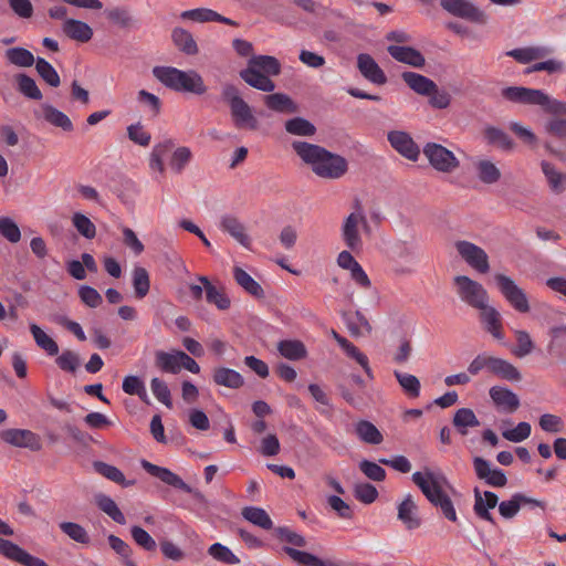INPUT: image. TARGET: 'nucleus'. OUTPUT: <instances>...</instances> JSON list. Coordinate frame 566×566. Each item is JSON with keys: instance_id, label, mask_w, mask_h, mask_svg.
<instances>
[{"instance_id": "obj_50", "label": "nucleus", "mask_w": 566, "mask_h": 566, "mask_svg": "<svg viewBox=\"0 0 566 566\" xmlns=\"http://www.w3.org/2000/svg\"><path fill=\"white\" fill-rule=\"evenodd\" d=\"M484 137L488 140L489 144L496 145L497 147L511 150L514 148V143L510 138V136L502 129L494 127V126H488L484 129Z\"/></svg>"}, {"instance_id": "obj_35", "label": "nucleus", "mask_w": 566, "mask_h": 566, "mask_svg": "<svg viewBox=\"0 0 566 566\" xmlns=\"http://www.w3.org/2000/svg\"><path fill=\"white\" fill-rule=\"evenodd\" d=\"M213 381L219 386H224L231 389H238L242 387L244 382L240 373L227 367H219L214 369Z\"/></svg>"}, {"instance_id": "obj_28", "label": "nucleus", "mask_w": 566, "mask_h": 566, "mask_svg": "<svg viewBox=\"0 0 566 566\" xmlns=\"http://www.w3.org/2000/svg\"><path fill=\"white\" fill-rule=\"evenodd\" d=\"M478 310L480 311L481 321L485 325L486 331L491 333L493 337L501 340L503 338V334L501 315L497 310L489 305V302Z\"/></svg>"}, {"instance_id": "obj_5", "label": "nucleus", "mask_w": 566, "mask_h": 566, "mask_svg": "<svg viewBox=\"0 0 566 566\" xmlns=\"http://www.w3.org/2000/svg\"><path fill=\"white\" fill-rule=\"evenodd\" d=\"M501 96L511 103L539 106L554 113H566V104L553 99L543 90L524 86H507L501 90Z\"/></svg>"}, {"instance_id": "obj_62", "label": "nucleus", "mask_w": 566, "mask_h": 566, "mask_svg": "<svg viewBox=\"0 0 566 566\" xmlns=\"http://www.w3.org/2000/svg\"><path fill=\"white\" fill-rule=\"evenodd\" d=\"M159 547L163 556L168 560L179 563L186 558L185 551L168 538H161L159 541Z\"/></svg>"}, {"instance_id": "obj_46", "label": "nucleus", "mask_w": 566, "mask_h": 566, "mask_svg": "<svg viewBox=\"0 0 566 566\" xmlns=\"http://www.w3.org/2000/svg\"><path fill=\"white\" fill-rule=\"evenodd\" d=\"M277 350L284 358L290 360H300L307 355L304 344L300 340H281L277 344Z\"/></svg>"}, {"instance_id": "obj_63", "label": "nucleus", "mask_w": 566, "mask_h": 566, "mask_svg": "<svg viewBox=\"0 0 566 566\" xmlns=\"http://www.w3.org/2000/svg\"><path fill=\"white\" fill-rule=\"evenodd\" d=\"M72 223L85 239H93L96 235L95 224L85 214L75 212L72 217Z\"/></svg>"}, {"instance_id": "obj_10", "label": "nucleus", "mask_w": 566, "mask_h": 566, "mask_svg": "<svg viewBox=\"0 0 566 566\" xmlns=\"http://www.w3.org/2000/svg\"><path fill=\"white\" fill-rule=\"evenodd\" d=\"M496 286L505 301L517 312L527 313L531 310L526 293L513 279L505 274L494 275Z\"/></svg>"}, {"instance_id": "obj_19", "label": "nucleus", "mask_w": 566, "mask_h": 566, "mask_svg": "<svg viewBox=\"0 0 566 566\" xmlns=\"http://www.w3.org/2000/svg\"><path fill=\"white\" fill-rule=\"evenodd\" d=\"M357 69L368 82L375 85H384L387 83L385 72L380 69L375 59L367 53L358 54Z\"/></svg>"}, {"instance_id": "obj_25", "label": "nucleus", "mask_w": 566, "mask_h": 566, "mask_svg": "<svg viewBox=\"0 0 566 566\" xmlns=\"http://www.w3.org/2000/svg\"><path fill=\"white\" fill-rule=\"evenodd\" d=\"M62 32L71 40L86 43L93 38V29L84 21L77 19H65L62 23Z\"/></svg>"}, {"instance_id": "obj_34", "label": "nucleus", "mask_w": 566, "mask_h": 566, "mask_svg": "<svg viewBox=\"0 0 566 566\" xmlns=\"http://www.w3.org/2000/svg\"><path fill=\"white\" fill-rule=\"evenodd\" d=\"M282 551L300 566H335L331 562H324L311 553L298 551L292 546H283Z\"/></svg>"}, {"instance_id": "obj_26", "label": "nucleus", "mask_w": 566, "mask_h": 566, "mask_svg": "<svg viewBox=\"0 0 566 566\" xmlns=\"http://www.w3.org/2000/svg\"><path fill=\"white\" fill-rule=\"evenodd\" d=\"M387 51L396 61L413 67H422L426 63L424 56L411 46L389 45Z\"/></svg>"}, {"instance_id": "obj_61", "label": "nucleus", "mask_w": 566, "mask_h": 566, "mask_svg": "<svg viewBox=\"0 0 566 566\" xmlns=\"http://www.w3.org/2000/svg\"><path fill=\"white\" fill-rule=\"evenodd\" d=\"M17 82L18 90L24 96L36 101L42 98V93L32 77L25 74H19L17 76Z\"/></svg>"}, {"instance_id": "obj_22", "label": "nucleus", "mask_w": 566, "mask_h": 566, "mask_svg": "<svg viewBox=\"0 0 566 566\" xmlns=\"http://www.w3.org/2000/svg\"><path fill=\"white\" fill-rule=\"evenodd\" d=\"M220 229L229 233L238 243L244 248H250L251 239L247 233L244 224L232 214H224L220 218Z\"/></svg>"}, {"instance_id": "obj_7", "label": "nucleus", "mask_w": 566, "mask_h": 566, "mask_svg": "<svg viewBox=\"0 0 566 566\" xmlns=\"http://www.w3.org/2000/svg\"><path fill=\"white\" fill-rule=\"evenodd\" d=\"M140 464L150 475L159 479L167 485L191 494L197 505L200 507H207L206 496L200 491L192 489L179 475L169 469L153 464L147 460H142Z\"/></svg>"}, {"instance_id": "obj_4", "label": "nucleus", "mask_w": 566, "mask_h": 566, "mask_svg": "<svg viewBox=\"0 0 566 566\" xmlns=\"http://www.w3.org/2000/svg\"><path fill=\"white\" fill-rule=\"evenodd\" d=\"M154 76L166 87L179 92L203 95L207 86L202 76L195 70L182 71L172 66H155Z\"/></svg>"}, {"instance_id": "obj_24", "label": "nucleus", "mask_w": 566, "mask_h": 566, "mask_svg": "<svg viewBox=\"0 0 566 566\" xmlns=\"http://www.w3.org/2000/svg\"><path fill=\"white\" fill-rule=\"evenodd\" d=\"M499 497L491 491H484L483 493L476 488L474 489V513L482 520L494 523L493 516L490 510L497 505Z\"/></svg>"}, {"instance_id": "obj_38", "label": "nucleus", "mask_w": 566, "mask_h": 566, "mask_svg": "<svg viewBox=\"0 0 566 566\" xmlns=\"http://www.w3.org/2000/svg\"><path fill=\"white\" fill-rule=\"evenodd\" d=\"M265 105L277 113L293 114L297 112V106L293 99L283 93H274L264 97Z\"/></svg>"}, {"instance_id": "obj_14", "label": "nucleus", "mask_w": 566, "mask_h": 566, "mask_svg": "<svg viewBox=\"0 0 566 566\" xmlns=\"http://www.w3.org/2000/svg\"><path fill=\"white\" fill-rule=\"evenodd\" d=\"M0 439L13 447L39 451L42 448L40 437L27 429H6L0 431Z\"/></svg>"}, {"instance_id": "obj_52", "label": "nucleus", "mask_w": 566, "mask_h": 566, "mask_svg": "<svg viewBox=\"0 0 566 566\" xmlns=\"http://www.w3.org/2000/svg\"><path fill=\"white\" fill-rule=\"evenodd\" d=\"M60 530L69 536L72 541L88 545L91 542L87 531L80 524L74 522H61L59 524Z\"/></svg>"}, {"instance_id": "obj_9", "label": "nucleus", "mask_w": 566, "mask_h": 566, "mask_svg": "<svg viewBox=\"0 0 566 566\" xmlns=\"http://www.w3.org/2000/svg\"><path fill=\"white\" fill-rule=\"evenodd\" d=\"M453 281L460 300L471 307L478 310L489 302V294L479 282L467 275H458Z\"/></svg>"}, {"instance_id": "obj_44", "label": "nucleus", "mask_w": 566, "mask_h": 566, "mask_svg": "<svg viewBox=\"0 0 566 566\" xmlns=\"http://www.w3.org/2000/svg\"><path fill=\"white\" fill-rule=\"evenodd\" d=\"M542 171L545 175L551 189L554 192H563L566 188V175L558 171L551 163H541Z\"/></svg>"}, {"instance_id": "obj_42", "label": "nucleus", "mask_w": 566, "mask_h": 566, "mask_svg": "<svg viewBox=\"0 0 566 566\" xmlns=\"http://www.w3.org/2000/svg\"><path fill=\"white\" fill-rule=\"evenodd\" d=\"M549 53V50L544 46H530V48H521L514 49L506 52L507 56L513 57L520 63L526 64L532 61L542 59Z\"/></svg>"}, {"instance_id": "obj_51", "label": "nucleus", "mask_w": 566, "mask_h": 566, "mask_svg": "<svg viewBox=\"0 0 566 566\" xmlns=\"http://www.w3.org/2000/svg\"><path fill=\"white\" fill-rule=\"evenodd\" d=\"M123 391L127 395H135L142 401L149 403V397L144 381L137 376H126L122 385Z\"/></svg>"}, {"instance_id": "obj_6", "label": "nucleus", "mask_w": 566, "mask_h": 566, "mask_svg": "<svg viewBox=\"0 0 566 566\" xmlns=\"http://www.w3.org/2000/svg\"><path fill=\"white\" fill-rule=\"evenodd\" d=\"M221 94L229 104L233 125L238 129L255 130L259 126L258 119L251 106L241 97L239 90L233 84H224Z\"/></svg>"}, {"instance_id": "obj_2", "label": "nucleus", "mask_w": 566, "mask_h": 566, "mask_svg": "<svg viewBox=\"0 0 566 566\" xmlns=\"http://www.w3.org/2000/svg\"><path fill=\"white\" fill-rule=\"evenodd\" d=\"M411 479L412 482L421 490L426 499L434 507L439 509L448 521H458L455 507L448 494V490L452 493H455V491L450 485L443 473L433 472L431 470H426L423 472L417 471L412 474Z\"/></svg>"}, {"instance_id": "obj_21", "label": "nucleus", "mask_w": 566, "mask_h": 566, "mask_svg": "<svg viewBox=\"0 0 566 566\" xmlns=\"http://www.w3.org/2000/svg\"><path fill=\"white\" fill-rule=\"evenodd\" d=\"M180 19L182 21H192L197 23H206V22H220L228 25H238V23L227 17L219 14L218 12L208 9V8H196L190 10H185L180 13Z\"/></svg>"}, {"instance_id": "obj_57", "label": "nucleus", "mask_w": 566, "mask_h": 566, "mask_svg": "<svg viewBox=\"0 0 566 566\" xmlns=\"http://www.w3.org/2000/svg\"><path fill=\"white\" fill-rule=\"evenodd\" d=\"M130 535L136 545L143 548L144 551L154 552L157 548L156 541L143 527L138 525H133L130 527Z\"/></svg>"}, {"instance_id": "obj_41", "label": "nucleus", "mask_w": 566, "mask_h": 566, "mask_svg": "<svg viewBox=\"0 0 566 566\" xmlns=\"http://www.w3.org/2000/svg\"><path fill=\"white\" fill-rule=\"evenodd\" d=\"M355 433L360 441L369 444H379L384 440L377 427L367 420H360L355 424Z\"/></svg>"}, {"instance_id": "obj_23", "label": "nucleus", "mask_w": 566, "mask_h": 566, "mask_svg": "<svg viewBox=\"0 0 566 566\" xmlns=\"http://www.w3.org/2000/svg\"><path fill=\"white\" fill-rule=\"evenodd\" d=\"M198 281L203 284L207 303L214 305L220 311H226L230 307L231 301L223 286L212 284L210 280L203 275L198 276Z\"/></svg>"}, {"instance_id": "obj_43", "label": "nucleus", "mask_w": 566, "mask_h": 566, "mask_svg": "<svg viewBox=\"0 0 566 566\" xmlns=\"http://www.w3.org/2000/svg\"><path fill=\"white\" fill-rule=\"evenodd\" d=\"M4 56L10 64L18 67H30L36 61L31 51L21 46L6 50Z\"/></svg>"}, {"instance_id": "obj_47", "label": "nucleus", "mask_w": 566, "mask_h": 566, "mask_svg": "<svg viewBox=\"0 0 566 566\" xmlns=\"http://www.w3.org/2000/svg\"><path fill=\"white\" fill-rule=\"evenodd\" d=\"M95 500L98 509L107 514L114 522L120 525L126 524L125 515L112 497L105 494H98Z\"/></svg>"}, {"instance_id": "obj_29", "label": "nucleus", "mask_w": 566, "mask_h": 566, "mask_svg": "<svg viewBox=\"0 0 566 566\" xmlns=\"http://www.w3.org/2000/svg\"><path fill=\"white\" fill-rule=\"evenodd\" d=\"M388 255L396 263H413L417 261L416 248L407 241H396L390 244Z\"/></svg>"}, {"instance_id": "obj_59", "label": "nucleus", "mask_w": 566, "mask_h": 566, "mask_svg": "<svg viewBox=\"0 0 566 566\" xmlns=\"http://www.w3.org/2000/svg\"><path fill=\"white\" fill-rule=\"evenodd\" d=\"M208 554L218 562L235 565L240 563V559L237 557L232 551L222 545L221 543H214L208 548Z\"/></svg>"}, {"instance_id": "obj_32", "label": "nucleus", "mask_w": 566, "mask_h": 566, "mask_svg": "<svg viewBox=\"0 0 566 566\" xmlns=\"http://www.w3.org/2000/svg\"><path fill=\"white\" fill-rule=\"evenodd\" d=\"M171 40L174 44L187 55H195L198 53V45L192 34L184 28H174L171 31Z\"/></svg>"}, {"instance_id": "obj_12", "label": "nucleus", "mask_w": 566, "mask_h": 566, "mask_svg": "<svg viewBox=\"0 0 566 566\" xmlns=\"http://www.w3.org/2000/svg\"><path fill=\"white\" fill-rule=\"evenodd\" d=\"M423 154L430 165L438 171L451 172L459 166V160L454 154L439 144L428 143L423 148Z\"/></svg>"}, {"instance_id": "obj_56", "label": "nucleus", "mask_w": 566, "mask_h": 566, "mask_svg": "<svg viewBox=\"0 0 566 566\" xmlns=\"http://www.w3.org/2000/svg\"><path fill=\"white\" fill-rule=\"evenodd\" d=\"M95 468L97 472L103 476L117 484H120L122 486H130L134 484V481H127L123 472L114 465L104 462H96Z\"/></svg>"}, {"instance_id": "obj_37", "label": "nucleus", "mask_w": 566, "mask_h": 566, "mask_svg": "<svg viewBox=\"0 0 566 566\" xmlns=\"http://www.w3.org/2000/svg\"><path fill=\"white\" fill-rule=\"evenodd\" d=\"M43 118L52 126L59 127L64 132H72L74 126L70 117L49 104L42 105Z\"/></svg>"}, {"instance_id": "obj_30", "label": "nucleus", "mask_w": 566, "mask_h": 566, "mask_svg": "<svg viewBox=\"0 0 566 566\" xmlns=\"http://www.w3.org/2000/svg\"><path fill=\"white\" fill-rule=\"evenodd\" d=\"M478 179L486 185H493L501 179V170L490 159H476L473 163Z\"/></svg>"}, {"instance_id": "obj_40", "label": "nucleus", "mask_w": 566, "mask_h": 566, "mask_svg": "<svg viewBox=\"0 0 566 566\" xmlns=\"http://www.w3.org/2000/svg\"><path fill=\"white\" fill-rule=\"evenodd\" d=\"M172 147V142L167 140L164 143L156 144L149 156V169L153 174L160 176L165 172L164 158Z\"/></svg>"}, {"instance_id": "obj_45", "label": "nucleus", "mask_w": 566, "mask_h": 566, "mask_svg": "<svg viewBox=\"0 0 566 566\" xmlns=\"http://www.w3.org/2000/svg\"><path fill=\"white\" fill-rule=\"evenodd\" d=\"M242 516L255 526L263 530L273 528V522L265 510L258 506H247L242 510Z\"/></svg>"}, {"instance_id": "obj_8", "label": "nucleus", "mask_w": 566, "mask_h": 566, "mask_svg": "<svg viewBox=\"0 0 566 566\" xmlns=\"http://www.w3.org/2000/svg\"><path fill=\"white\" fill-rule=\"evenodd\" d=\"M368 221L361 207L357 206L355 211L346 217L342 226V239L352 251L363 248L360 229H368Z\"/></svg>"}, {"instance_id": "obj_48", "label": "nucleus", "mask_w": 566, "mask_h": 566, "mask_svg": "<svg viewBox=\"0 0 566 566\" xmlns=\"http://www.w3.org/2000/svg\"><path fill=\"white\" fill-rule=\"evenodd\" d=\"M394 375L402 388L403 392L410 398H418L420 396V380L411 374L395 370Z\"/></svg>"}, {"instance_id": "obj_31", "label": "nucleus", "mask_w": 566, "mask_h": 566, "mask_svg": "<svg viewBox=\"0 0 566 566\" xmlns=\"http://www.w3.org/2000/svg\"><path fill=\"white\" fill-rule=\"evenodd\" d=\"M490 371L502 379L509 381H518L521 379V373L510 361L491 356Z\"/></svg>"}, {"instance_id": "obj_20", "label": "nucleus", "mask_w": 566, "mask_h": 566, "mask_svg": "<svg viewBox=\"0 0 566 566\" xmlns=\"http://www.w3.org/2000/svg\"><path fill=\"white\" fill-rule=\"evenodd\" d=\"M398 520L409 531L416 530L421 525V518L418 513V505L411 494H407L397 507Z\"/></svg>"}, {"instance_id": "obj_13", "label": "nucleus", "mask_w": 566, "mask_h": 566, "mask_svg": "<svg viewBox=\"0 0 566 566\" xmlns=\"http://www.w3.org/2000/svg\"><path fill=\"white\" fill-rule=\"evenodd\" d=\"M454 245L457 252L468 265L480 273L489 272V256L482 248L465 240L457 241Z\"/></svg>"}, {"instance_id": "obj_11", "label": "nucleus", "mask_w": 566, "mask_h": 566, "mask_svg": "<svg viewBox=\"0 0 566 566\" xmlns=\"http://www.w3.org/2000/svg\"><path fill=\"white\" fill-rule=\"evenodd\" d=\"M440 6L453 17L475 23L486 21L485 13L470 0H440Z\"/></svg>"}, {"instance_id": "obj_15", "label": "nucleus", "mask_w": 566, "mask_h": 566, "mask_svg": "<svg viewBox=\"0 0 566 566\" xmlns=\"http://www.w3.org/2000/svg\"><path fill=\"white\" fill-rule=\"evenodd\" d=\"M390 146L408 160L417 161L420 156V148L411 135L403 130H391L387 134Z\"/></svg>"}, {"instance_id": "obj_55", "label": "nucleus", "mask_w": 566, "mask_h": 566, "mask_svg": "<svg viewBox=\"0 0 566 566\" xmlns=\"http://www.w3.org/2000/svg\"><path fill=\"white\" fill-rule=\"evenodd\" d=\"M35 70L40 77L52 87H57L61 83L60 76L55 69L43 57L35 61Z\"/></svg>"}, {"instance_id": "obj_54", "label": "nucleus", "mask_w": 566, "mask_h": 566, "mask_svg": "<svg viewBox=\"0 0 566 566\" xmlns=\"http://www.w3.org/2000/svg\"><path fill=\"white\" fill-rule=\"evenodd\" d=\"M287 133L296 136H313L316 132L315 126L303 117H294L285 123Z\"/></svg>"}, {"instance_id": "obj_49", "label": "nucleus", "mask_w": 566, "mask_h": 566, "mask_svg": "<svg viewBox=\"0 0 566 566\" xmlns=\"http://www.w3.org/2000/svg\"><path fill=\"white\" fill-rule=\"evenodd\" d=\"M30 332L40 348L45 350L51 356L57 355L59 346L56 342L51 338L40 326L36 324H31Z\"/></svg>"}, {"instance_id": "obj_17", "label": "nucleus", "mask_w": 566, "mask_h": 566, "mask_svg": "<svg viewBox=\"0 0 566 566\" xmlns=\"http://www.w3.org/2000/svg\"><path fill=\"white\" fill-rule=\"evenodd\" d=\"M473 467L476 476L493 488H503L507 483L505 473L497 468H492L491 463L481 457L473 459Z\"/></svg>"}, {"instance_id": "obj_33", "label": "nucleus", "mask_w": 566, "mask_h": 566, "mask_svg": "<svg viewBox=\"0 0 566 566\" xmlns=\"http://www.w3.org/2000/svg\"><path fill=\"white\" fill-rule=\"evenodd\" d=\"M233 277L239 286H241L250 295L262 298L264 297V291L262 286L242 268H233Z\"/></svg>"}, {"instance_id": "obj_3", "label": "nucleus", "mask_w": 566, "mask_h": 566, "mask_svg": "<svg viewBox=\"0 0 566 566\" xmlns=\"http://www.w3.org/2000/svg\"><path fill=\"white\" fill-rule=\"evenodd\" d=\"M293 149L300 158L308 164L313 171L323 178L338 179L347 171V161L325 148L306 142H294Z\"/></svg>"}, {"instance_id": "obj_58", "label": "nucleus", "mask_w": 566, "mask_h": 566, "mask_svg": "<svg viewBox=\"0 0 566 566\" xmlns=\"http://www.w3.org/2000/svg\"><path fill=\"white\" fill-rule=\"evenodd\" d=\"M346 325L353 336H360L371 332V325L368 319L359 311L347 318Z\"/></svg>"}, {"instance_id": "obj_39", "label": "nucleus", "mask_w": 566, "mask_h": 566, "mask_svg": "<svg viewBox=\"0 0 566 566\" xmlns=\"http://www.w3.org/2000/svg\"><path fill=\"white\" fill-rule=\"evenodd\" d=\"M181 350L167 353L157 350L155 353V364L164 373L178 374L180 371L179 355Z\"/></svg>"}, {"instance_id": "obj_16", "label": "nucleus", "mask_w": 566, "mask_h": 566, "mask_svg": "<svg viewBox=\"0 0 566 566\" xmlns=\"http://www.w3.org/2000/svg\"><path fill=\"white\" fill-rule=\"evenodd\" d=\"M0 554L23 566H49L43 559L29 554L15 543L0 537Z\"/></svg>"}, {"instance_id": "obj_27", "label": "nucleus", "mask_w": 566, "mask_h": 566, "mask_svg": "<svg viewBox=\"0 0 566 566\" xmlns=\"http://www.w3.org/2000/svg\"><path fill=\"white\" fill-rule=\"evenodd\" d=\"M403 82L417 94L421 96H428L436 92V83L419 73L416 72H403L401 74Z\"/></svg>"}, {"instance_id": "obj_36", "label": "nucleus", "mask_w": 566, "mask_h": 566, "mask_svg": "<svg viewBox=\"0 0 566 566\" xmlns=\"http://www.w3.org/2000/svg\"><path fill=\"white\" fill-rule=\"evenodd\" d=\"M453 426L461 436H467L469 428L480 426V421L470 408H460L453 416Z\"/></svg>"}, {"instance_id": "obj_60", "label": "nucleus", "mask_w": 566, "mask_h": 566, "mask_svg": "<svg viewBox=\"0 0 566 566\" xmlns=\"http://www.w3.org/2000/svg\"><path fill=\"white\" fill-rule=\"evenodd\" d=\"M127 137L134 144L147 147L150 144L151 135L147 132L140 122L127 126Z\"/></svg>"}, {"instance_id": "obj_64", "label": "nucleus", "mask_w": 566, "mask_h": 566, "mask_svg": "<svg viewBox=\"0 0 566 566\" xmlns=\"http://www.w3.org/2000/svg\"><path fill=\"white\" fill-rule=\"evenodd\" d=\"M191 159L192 153L190 148L185 146L178 147L171 155L169 166L175 172L180 174Z\"/></svg>"}, {"instance_id": "obj_53", "label": "nucleus", "mask_w": 566, "mask_h": 566, "mask_svg": "<svg viewBox=\"0 0 566 566\" xmlns=\"http://www.w3.org/2000/svg\"><path fill=\"white\" fill-rule=\"evenodd\" d=\"M133 286L138 298H144L150 289L149 274L146 269L136 266L133 270Z\"/></svg>"}, {"instance_id": "obj_18", "label": "nucleus", "mask_w": 566, "mask_h": 566, "mask_svg": "<svg viewBox=\"0 0 566 566\" xmlns=\"http://www.w3.org/2000/svg\"><path fill=\"white\" fill-rule=\"evenodd\" d=\"M496 409L502 413H514L520 408V398L511 389L502 386H493L489 390Z\"/></svg>"}, {"instance_id": "obj_1", "label": "nucleus", "mask_w": 566, "mask_h": 566, "mask_svg": "<svg viewBox=\"0 0 566 566\" xmlns=\"http://www.w3.org/2000/svg\"><path fill=\"white\" fill-rule=\"evenodd\" d=\"M232 45L238 55L250 56L247 67L239 73L240 77L255 90L273 92L275 83L271 76H277L281 73L280 61L272 55H253V45L247 40L234 39Z\"/></svg>"}]
</instances>
